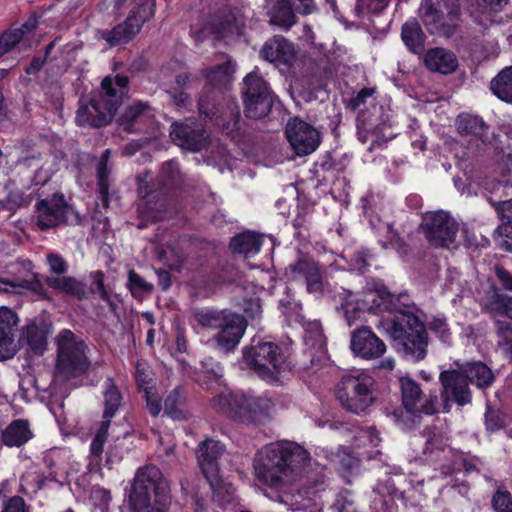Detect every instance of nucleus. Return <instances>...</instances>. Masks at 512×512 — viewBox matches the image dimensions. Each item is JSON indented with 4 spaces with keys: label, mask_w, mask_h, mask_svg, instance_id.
I'll list each match as a JSON object with an SVG mask.
<instances>
[{
    "label": "nucleus",
    "mask_w": 512,
    "mask_h": 512,
    "mask_svg": "<svg viewBox=\"0 0 512 512\" xmlns=\"http://www.w3.org/2000/svg\"><path fill=\"white\" fill-rule=\"evenodd\" d=\"M309 453L294 442H276L264 446L256 455V477L280 490L277 500L293 510H304V495L293 484L309 462Z\"/></svg>",
    "instance_id": "nucleus-1"
},
{
    "label": "nucleus",
    "mask_w": 512,
    "mask_h": 512,
    "mask_svg": "<svg viewBox=\"0 0 512 512\" xmlns=\"http://www.w3.org/2000/svg\"><path fill=\"white\" fill-rule=\"evenodd\" d=\"M371 308L395 313L392 318L381 321L387 334L390 335L399 353L408 360L419 362L426 357L428 335L424 324L410 307L413 302L407 293L391 294L386 288L370 292Z\"/></svg>",
    "instance_id": "nucleus-2"
},
{
    "label": "nucleus",
    "mask_w": 512,
    "mask_h": 512,
    "mask_svg": "<svg viewBox=\"0 0 512 512\" xmlns=\"http://www.w3.org/2000/svg\"><path fill=\"white\" fill-rule=\"evenodd\" d=\"M129 79L125 75H108L101 83V91L89 101L80 99L75 122L78 126L100 128L113 119L128 94Z\"/></svg>",
    "instance_id": "nucleus-3"
},
{
    "label": "nucleus",
    "mask_w": 512,
    "mask_h": 512,
    "mask_svg": "<svg viewBox=\"0 0 512 512\" xmlns=\"http://www.w3.org/2000/svg\"><path fill=\"white\" fill-rule=\"evenodd\" d=\"M57 358L49 390L51 396L63 398L68 395L67 381L84 374L89 366L85 342L71 330L64 329L55 338Z\"/></svg>",
    "instance_id": "nucleus-4"
},
{
    "label": "nucleus",
    "mask_w": 512,
    "mask_h": 512,
    "mask_svg": "<svg viewBox=\"0 0 512 512\" xmlns=\"http://www.w3.org/2000/svg\"><path fill=\"white\" fill-rule=\"evenodd\" d=\"M129 502L133 512H167L171 497L159 468L148 465L137 470Z\"/></svg>",
    "instance_id": "nucleus-5"
},
{
    "label": "nucleus",
    "mask_w": 512,
    "mask_h": 512,
    "mask_svg": "<svg viewBox=\"0 0 512 512\" xmlns=\"http://www.w3.org/2000/svg\"><path fill=\"white\" fill-rule=\"evenodd\" d=\"M194 318L202 327L219 329L211 341L226 353L236 348L247 327V322L242 315L226 310L202 308L194 312Z\"/></svg>",
    "instance_id": "nucleus-6"
},
{
    "label": "nucleus",
    "mask_w": 512,
    "mask_h": 512,
    "mask_svg": "<svg viewBox=\"0 0 512 512\" xmlns=\"http://www.w3.org/2000/svg\"><path fill=\"white\" fill-rule=\"evenodd\" d=\"M214 409L247 424L261 423L268 418L272 403L269 399L246 394H220L211 400Z\"/></svg>",
    "instance_id": "nucleus-7"
},
{
    "label": "nucleus",
    "mask_w": 512,
    "mask_h": 512,
    "mask_svg": "<svg viewBox=\"0 0 512 512\" xmlns=\"http://www.w3.org/2000/svg\"><path fill=\"white\" fill-rule=\"evenodd\" d=\"M335 397L345 410L359 414L375 401V381L366 373L344 375L335 387Z\"/></svg>",
    "instance_id": "nucleus-8"
},
{
    "label": "nucleus",
    "mask_w": 512,
    "mask_h": 512,
    "mask_svg": "<svg viewBox=\"0 0 512 512\" xmlns=\"http://www.w3.org/2000/svg\"><path fill=\"white\" fill-rule=\"evenodd\" d=\"M419 14L430 33L451 37L461 18L460 0H422Z\"/></svg>",
    "instance_id": "nucleus-9"
},
{
    "label": "nucleus",
    "mask_w": 512,
    "mask_h": 512,
    "mask_svg": "<svg viewBox=\"0 0 512 512\" xmlns=\"http://www.w3.org/2000/svg\"><path fill=\"white\" fill-rule=\"evenodd\" d=\"M420 227L427 242L436 248H450L459 232L457 220L444 210L425 213Z\"/></svg>",
    "instance_id": "nucleus-10"
},
{
    "label": "nucleus",
    "mask_w": 512,
    "mask_h": 512,
    "mask_svg": "<svg viewBox=\"0 0 512 512\" xmlns=\"http://www.w3.org/2000/svg\"><path fill=\"white\" fill-rule=\"evenodd\" d=\"M247 365L262 378H273L285 364V356L281 348L273 342H258L243 350Z\"/></svg>",
    "instance_id": "nucleus-11"
},
{
    "label": "nucleus",
    "mask_w": 512,
    "mask_h": 512,
    "mask_svg": "<svg viewBox=\"0 0 512 512\" xmlns=\"http://www.w3.org/2000/svg\"><path fill=\"white\" fill-rule=\"evenodd\" d=\"M399 389L402 405L409 413L434 415L440 410L439 397L436 392L425 394L420 384L414 379L404 376L399 378Z\"/></svg>",
    "instance_id": "nucleus-12"
},
{
    "label": "nucleus",
    "mask_w": 512,
    "mask_h": 512,
    "mask_svg": "<svg viewBox=\"0 0 512 512\" xmlns=\"http://www.w3.org/2000/svg\"><path fill=\"white\" fill-rule=\"evenodd\" d=\"M441 383L440 407L448 413L452 403L465 406L472 401V392L466 377L460 370H444L439 375Z\"/></svg>",
    "instance_id": "nucleus-13"
},
{
    "label": "nucleus",
    "mask_w": 512,
    "mask_h": 512,
    "mask_svg": "<svg viewBox=\"0 0 512 512\" xmlns=\"http://www.w3.org/2000/svg\"><path fill=\"white\" fill-rule=\"evenodd\" d=\"M324 271L311 258L302 257L285 268V276L290 282L301 283L306 291L316 297L323 295L325 290Z\"/></svg>",
    "instance_id": "nucleus-14"
},
{
    "label": "nucleus",
    "mask_w": 512,
    "mask_h": 512,
    "mask_svg": "<svg viewBox=\"0 0 512 512\" xmlns=\"http://www.w3.org/2000/svg\"><path fill=\"white\" fill-rule=\"evenodd\" d=\"M170 136L177 146L192 152L201 151L209 143V134L204 125L193 119L174 122L171 125Z\"/></svg>",
    "instance_id": "nucleus-15"
},
{
    "label": "nucleus",
    "mask_w": 512,
    "mask_h": 512,
    "mask_svg": "<svg viewBox=\"0 0 512 512\" xmlns=\"http://www.w3.org/2000/svg\"><path fill=\"white\" fill-rule=\"evenodd\" d=\"M37 226L45 231L67 222L73 209L64 199L62 194H54L52 197L42 199L36 204Z\"/></svg>",
    "instance_id": "nucleus-16"
},
{
    "label": "nucleus",
    "mask_w": 512,
    "mask_h": 512,
    "mask_svg": "<svg viewBox=\"0 0 512 512\" xmlns=\"http://www.w3.org/2000/svg\"><path fill=\"white\" fill-rule=\"evenodd\" d=\"M287 139L298 156L314 152L320 144L318 131L310 124L295 118L286 125Z\"/></svg>",
    "instance_id": "nucleus-17"
},
{
    "label": "nucleus",
    "mask_w": 512,
    "mask_h": 512,
    "mask_svg": "<svg viewBox=\"0 0 512 512\" xmlns=\"http://www.w3.org/2000/svg\"><path fill=\"white\" fill-rule=\"evenodd\" d=\"M350 348L363 359L380 358L386 352V344L368 327H361L351 333Z\"/></svg>",
    "instance_id": "nucleus-18"
},
{
    "label": "nucleus",
    "mask_w": 512,
    "mask_h": 512,
    "mask_svg": "<svg viewBox=\"0 0 512 512\" xmlns=\"http://www.w3.org/2000/svg\"><path fill=\"white\" fill-rule=\"evenodd\" d=\"M52 333V325L44 318L30 320L22 329L17 340L18 349L21 345H27L29 350L37 356L42 355L47 349V338Z\"/></svg>",
    "instance_id": "nucleus-19"
},
{
    "label": "nucleus",
    "mask_w": 512,
    "mask_h": 512,
    "mask_svg": "<svg viewBox=\"0 0 512 512\" xmlns=\"http://www.w3.org/2000/svg\"><path fill=\"white\" fill-rule=\"evenodd\" d=\"M18 322V315L11 308L0 307V361L10 359L18 352Z\"/></svg>",
    "instance_id": "nucleus-20"
},
{
    "label": "nucleus",
    "mask_w": 512,
    "mask_h": 512,
    "mask_svg": "<svg viewBox=\"0 0 512 512\" xmlns=\"http://www.w3.org/2000/svg\"><path fill=\"white\" fill-rule=\"evenodd\" d=\"M183 180L179 165L174 160L163 163L156 178L157 190H151L147 185H140L139 194L148 199V202L158 195H165L166 191L178 186Z\"/></svg>",
    "instance_id": "nucleus-21"
},
{
    "label": "nucleus",
    "mask_w": 512,
    "mask_h": 512,
    "mask_svg": "<svg viewBox=\"0 0 512 512\" xmlns=\"http://www.w3.org/2000/svg\"><path fill=\"white\" fill-rule=\"evenodd\" d=\"M224 453V446L216 440L205 439L196 449V456L201 471L214 488L213 480L218 473V459Z\"/></svg>",
    "instance_id": "nucleus-22"
},
{
    "label": "nucleus",
    "mask_w": 512,
    "mask_h": 512,
    "mask_svg": "<svg viewBox=\"0 0 512 512\" xmlns=\"http://www.w3.org/2000/svg\"><path fill=\"white\" fill-rule=\"evenodd\" d=\"M260 55L266 61L286 66H291L296 58L293 44L282 36H274L267 40Z\"/></svg>",
    "instance_id": "nucleus-23"
},
{
    "label": "nucleus",
    "mask_w": 512,
    "mask_h": 512,
    "mask_svg": "<svg viewBox=\"0 0 512 512\" xmlns=\"http://www.w3.org/2000/svg\"><path fill=\"white\" fill-rule=\"evenodd\" d=\"M455 127L461 136H470L476 140V147L480 150V144L486 145L489 141V125L478 115L461 113L455 120Z\"/></svg>",
    "instance_id": "nucleus-24"
},
{
    "label": "nucleus",
    "mask_w": 512,
    "mask_h": 512,
    "mask_svg": "<svg viewBox=\"0 0 512 512\" xmlns=\"http://www.w3.org/2000/svg\"><path fill=\"white\" fill-rule=\"evenodd\" d=\"M140 31L139 24L134 23L133 18H126L111 29L98 31V38L110 47L122 46L132 41Z\"/></svg>",
    "instance_id": "nucleus-25"
},
{
    "label": "nucleus",
    "mask_w": 512,
    "mask_h": 512,
    "mask_svg": "<svg viewBox=\"0 0 512 512\" xmlns=\"http://www.w3.org/2000/svg\"><path fill=\"white\" fill-rule=\"evenodd\" d=\"M46 284L50 288L80 301L88 299L95 292L86 283L71 276L48 277Z\"/></svg>",
    "instance_id": "nucleus-26"
},
{
    "label": "nucleus",
    "mask_w": 512,
    "mask_h": 512,
    "mask_svg": "<svg viewBox=\"0 0 512 512\" xmlns=\"http://www.w3.org/2000/svg\"><path fill=\"white\" fill-rule=\"evenodd\" d=\"M425 66L434 72L441 74H450L458 66V60L455 54L444 48H432L425 54Z\"/></svg>",
    "instance_id": "nucleus-27"
},
{
    "label": "nucleus",
    "mask_w": 512,
    "mask_h": 512,
    "mask_svg": "<svg viewBox=\"0 0 512 512\" xmlns=\"http://www.w3.org/2000/svg\"><path fill=\"white\" fill-rule=\"evenodd\" d=\"M269 22L284 29H289L295 24V14L289 0H266Z\"/></svg>",
    "instance_id": "nucleus-28"
},
{
    "label": "nucleus",
    "mask_w": 512,
    "mask_h": 512,
    "mask_svg": "<svg viewBox=\"0 0 512 512\" xmlns=\"http://www.w3.org/2000/svg\"><path fill=\"white\" fill-rule=\"evenodd\" d=\"M111 156V150L106 149L96 166V176H97V187L99 198L104 208H107L109 205V190L112 184L111 179V171L112 167L109 165V160Z\"/></svg>",
    "instance_id": "nucleus-29"
},
{
    "label": "nucleus",
    "mask_w": 512,
    "mask_h": 512,
    "mask_svg": "<svg viewBox=\"0 0 512 512\" xmlns=\"http://www.w3.org/2000/svg\"><path fill=\"white\" fill-rule=\"evenodd\" d=\"M32 437L30 423L25 419L12 421L2 432V441L8 447H20Z\"/></svg>",
    "instance_id": "nucleus-30"
},
{
    "label": "nucleus",
    "mask_w": 512,
    "mask_h": 512,
    "mask_svg": "<svg viewBox=\"0 0 512 512\" xmlns=\"http://www.w3.org/2000/svg\"><path fill=\"white\" fill-rule=\"evenodd\" d=\"M459 370L468 383L475 384L480 389L488 388L495 380L493 371L483 362L466 363Z\"/></svg>",
    "instance_id": "nucleus-31"
},
{
    "label": "nucleus",
    "mask_w": 512,
    "mask_h": 512,
    "mask_svg": "<svg viewBox=\"0 0 512 512\" xmlns=\"http://www.w3.org/2000/svg\"><path fill=\"white\" fill-rule=\"evenodd\" d=\"M490 89L498 99L512 104V66L503 68L491 80Z\"/></svg>",
    "instance_id": "nucleus-32"
},
{
    "label": "nucleus",
    "mask_w": 512,
    "mask_h": 512,
    "mask_svg": "<svg viewBox=\"0 0 512 512\" xmlns=\"http://www.w3.org/2000/svg\"><path fill=\"white\" fill-rule=\"evenodd\" d=\"M37 27L36 19H29L20 28H15L4 32L0 36V57L13 49L24 37V35L33 32Z\"/></svg>",
    "instance_id": "nucleus-33"
},
{
    "label": "nucleus",
    "mask_w": 512,
    "mask_h": 512,
    "mask_svg": "<svg viewBox=\"0 0 512 512\" xmlns=\"http://www.w3.org/2000/svg\"><path fill=\"white\" fill-rule=\"evenodd\" d=\"M401 37L411 52L417 54L423 51L425 35L417 21L406 22L402 26Z\"/></svg>",
    "instance_id": "nucleus-34"
},
{
    "label": "nucleus",
    "mask_w": 512,
    "mask_h": 512,
    "mask_svg": "<svg viewBox=\"0 0 512 512\" xmlns=\"http://www.w3.org/2000/svg\"><path fill=\"white\" fill-rule=\"evenodd\" d=\"M230 247L235 253L245 256L255 255L260 251L261 239L260 236L255 233L245 232L233 237L230 242Z\"/></svg>",
    "instance_id": "nucleus-35"
},
{
    "label": "nucleus",
    "mask_w": 512,
    "mask_h": 512,
    "mask_svg": "<svg viewBox=\"0 0 512 512\" xmlns=\"http://www.w3.org/2000/svg\"><path fill=\"white\" fill-rule=\"evenodd\" d=\"M242 97H272V92L263 77L253 71L243 80Z\"/></svg>",
    "instance_id": "nucleus-36"
},
{
    "label": "nucleus",
    "mask_w": 512,
    "mask_h": 512,
    "mask_svg": "<svg viewBox=\"0 0 512 512\" xmlns=\"http://www.w3.org/2000/svg\"><path fill=\"white\" fill-rule=\"evenodd\" d=\"M234 73V64L230 59L214 67L204 70L207 82L212 87H221L226 85Z\"/></svg>",
    "instance_id": "nucleus-37"
},
{
    "label": "nucleus",
    "mask_w": 512,
    "mask_h": 512,
    "mask_svg": "<svg viewBox=\"0 0 512 512\" xmlns=\"http://www.w3.org/2000/svg\"><path fill=\"white\" fill-rule=\"evenodd\" d=\"M244 113L247 118L261 119L270 112L272 97H243Z\"/></svg>",
    "instance_id": "nucleus-38"
},
{
    "label": "nucleus",
    "mask_w": 512,
    "mask_h": 512,
    "mask_svg": "<svg viewBox=\"0 0 512 512\" xmlns=\"http://www.w3.org/2000/svg\"><path fill=\"white\" fill-rule=\"evenodd\" d=\"M422 437L425 440L423 454L431 457L440 451H444L447 445V439L443 433L435 426L426 427L422 431Z\"/></svg>",
    "instance_id": "nucleus-39"
},
{
    "label": "nucleus",
    "mask_w": 512,
    "mask_h": 512,
    "mask_svg": "<svg viewBox=\"0 0 512 512\" xmlns=\"http://www.w3.org/2000/svg\"><path fill=\"white\" fill-rule=\"evenodd\" d=\"M151 110L150 106L146 102H135L125 109L123 114L119 118V124L123 127V130L129 133L135 132L134 125L137 120L149 113Z\"/></svg>",
    "instance_id": "nucleus-40"
},
{
    "label": "nucleus",
    "mask_w": 512,
    "mask_h": 512,
    "mask_svg": "<svg viewBox=\"0 0 512 512\" xmlns=\"http://www.w3.org/2000/svg\"><path fill=\"white\" fill-rule=\"evenodd\" d=\"M184 404L185 397L179 388H175L164 401V411L173 419H184L187 417Z\"/></svg>",
    "instance_id": "nucleus-41"
},
{
    "label": "nucleus",
    "mask_w": 512,
    "mask_h": 512,
    "mask_svg": "<svg viewBox=\"0 0 512 512\" xmlns=\"http://www.w3.org/2000/svg\"><path fill=\"white\" fill-rule=\"evenodd\" d=\"M122 396L111 379H107L104 391L105 410L103 418H112L121 405Z\"/></svg>",
    "instance_id": "nucleus-42"
},
{
    "label": "nucleus",
    "mask_w": 512,
    "mask_h": 512,
    "mask_svg": "<svg viewBox=\"0 0 512 512\" xmlns=\"http://www.w3.org/2000/svg\"><path fill=\"white\" fill-rule=\"evenodd\" d=\"M155 7V0H143L129 13L127 18H133V22L138 23L139 29L141 30L143 24L151 20V18L154 16Z\"/></svg>",
    "instance_id": "nucleus-43"
},
{
    "label": "nucleus",
    "mask_w": 512,
    "mask_h": 512,
    "mask_svg": "<svg viewBox=\"0 0 512 512\" xmlns=\"http://www.w3.org/2000/svg\"><path fill=\"white\" fill-rule=\"evenodd\" d=\"M127 286L134 297H141L143 294H150L153 291V285L146 282L134 270L128 273Z\"/></svg>",
    "instance_id": "nucleus-44"
},
{
    "label": "nucleus",
    "mask_w": 512,
    "mask_h": 512,
    "mask_svg": "<svg viewBox=\"0 0 512 512\" xmlns=\"http://www.w3.org/2000/svg\"><path fill=\"white\" fill-rule=\"evenodd\" d=\"M489 201L496 206L497 212L501 215L502 226L499 229H504L505 233L512 232V199L495 201L489 198Z\"/></svg>",
    "instance_id": "nucleus-45"
},
{
    "label": "nucleus",
    "mask_w": 512,
    "mask_h": 512,
    "mask_svg": "<svg viewBox=\"0 0 512 512\" xmlns=\"http://www.w3.org/2000/svg\"><path fill=\"white\" fill-rule=\"evenodd\" d=\"M496 512H512V495L504 488H498L491 500Z\"/></svg>",
    "instance_id": "nucleus-46"
},
{
    "label": "nucleus",
    "mask_w": 512,
    "mask_h": 512,
    "mask_svg": "<svg viewBox=\"0 0 512 512\" xmlns=\"http://www.w3.org/2000/svg\"><path fill=\"white\" fill-rule=\"evenodd\" d=\"M304 339L307 344L311 341L312 346L322 347L324 344V334L319 321L308 322L305 326Z\"/></svg>",
    "instance_id": "nucleus-47"
},
{
    "label": "nucleus",
    "mask_w": 512,
    "mask_h": 512,
    "mask_svg": "<svg viewBox=\"0 0 512 512\" xmlns=\"http://www.w3.org/2000/svg\"><path fill=\"white\" fill-rule=\"evenodd\" d=\"M498 165L501 169L503 180L495 183L494 186L497 189L502 187V183L505 186H512V154L509 153L501 155L498 160Z\"/></svg>",
    "instance_id": "nucleus-48"
},
{
    "label": "nucleus",
    "mask_w": 512,
    "mask_h": 512,
    "mask_svg": "<svg viewBox=\"0 0 512 512\" xmlns=\"http://www.w3.org/2000/svg\"><path fill=\"white\" fill-rule=\"evenodd\" d=\"M15 287L12 290V293L15 294H21L23 289L30 290L37 295L44 296L45 295V289L41 281L37 278H34L32 280H23L20 282L14 281Z\"/></svg>",
    "instance_id": "nucleus-49"
},
{
    "label": "nucleus",
    "mask_w": 512,
    "mask_h": 512,
    "mask_svg": "<svg viewBox=\"0 0 512 512\" xmlns=\"http://www.w3.org/2000/svg\"><path fill=\"white\" fill-rule=\"evenodd\" d=\"M494 309L512 319V297L496 292L491 298Z\"/></svg>",
    "instance_id": "nucleus-50"
},
{
    "label": "nucleus",
    "mask_w": 512,
    "mask_h": 512,
    "mask_svg": "<svg viewBox=\"0 0 512 512\" xmlns=\"http://www.w3.org/2000/svg\"><path fill=\"white\" fill-rule=\"evenodd\" d=\"M198 110L200 115H204L207 118H212L218 112V108L212 96L207 92H204L198 101Z\"/></svg>",
    "instance_id": "nucleus-51"
},
{
    "label": "nucleus",
    "mask_w": 512,
    "mask_h": 512,
    "mask_svg": "<svg viewBox=\"0 0 512 512\" xmlns=\"http://www.w3.org/2000/svg\"><path fill=\"white\" fill-rule=\"evenodd\" d=\"M429 329L444 343H450L451 335L444 319L434 318L428 323Z\"/></svg>",
    "instance_id": "nucleus-52"
},
{
    "label": "nucleus",
    "mask_w": 512,
    "mask_h": 512,
    "mask_svg": "<svg viewBox=\"0 0 512 512\" xmlns=\"http://www.w3.org/2000/svg\"><path fill=\"white\" fill-rule=\"evenodd\" d=\"M47 262L50 272L57 275H63L68 271V263L60 255L49 253Z\"/></svg>",
    "instance_id": "nucleus-53"
},
{
    "label": "nucleus",
    "mask_w": 512,
    "mask_h": 512,
    "mask_svg": "<svg viewBox=\"0 0 512 512\" xmlns=\"http://www.w3.org/2000/svg\"><path fill=\"white\" fill-rule=\"evenodd\" d=\"M92 275H94V283L97 286V290L100 294L101 299L109 305L111 310H115L116 305L112 301L109 293L107 292V290L105 289V286H104V280H103L104 273L102 271H96Z\"/></svg>",
    "instance_id": "nucleus-54"
},
{
    "label": "nucleus",
    "mask_w": 512,
    "mask_h": 512,
    "mask_svg": "<svg viewBox=\"0 0 512 512\" xmlns=\"http://www.w3.org/2000/svg\"><path fill=\"white\" fill-rule=\"evenodd\" d=\"M237 32L238 27L233 24L229 18L221 21L213 29V33L215 34L216 38H225Z\"/></svg>",
    "instance_id": "nucleus-55"
},
{
    "label": "nucleus",
    "mask_w": 512,
    "mask_h": 512,
    "mask_svg": "<svg viewBox=\"0 0 512 512\" xmlns=\"http://www.w3.org/2000/svg\"><path fill=\"white\" fill-rule=\"evenodd\" d=\"M485 425L487 430L496 431L503 426V420L499 416L498 412L487 406L485 413Z\"/></svg>",
    "instance_id": "nucleus-56"
},
{
    "label": "nucleus",
    "mask_w": 512,
    "mask_h": 512,
    "mask_svg": "<svg viewBox=\"0 0 512 512\" xmlns=\"http://www.w3.org/2000/svg\"><path fill=\"white\" fill-rule=\"evenodd\" d=\"M169 102L176 107H186L190 103V96L183 91H167Z\"/></svg>",
    "instance_id": "nucleus-57"
},
{
    "label": "nucleus",
    "mask_w": 512,
    "mask_h": 512,
    "mask_svg": "<svg viewBox=\"0 0 512 512\" xmlns=\"http://www.w3.org/2000/svg\"><path fill=\"white\" fill-rule=\"evenodd\" d=\"M496 333L500 338L499 342H504L512 338V324L508 321L497 320L495 322Z\"/></svg>",
    "instance_id": "nucleus-58"
},
{
    "label": "nucleus",
    "mask_w": 512,
    "mask_h": 512,
    "mask_svg": "<svg viewBox=\"0 0 512 512\" xmlns=\"http://www.w3.org/2000/svg\"><path fill=\"white\" fill-rule=\"evenodd\" d=\"M495 275L502 284L503 288L512 291V275L501 266L495 267Z\"/></svg>",
    "instance_id": "nucleus-59"
},
{
    "label": "nucleus",
    "mask_w": 512,
    "mask_h": 512,
    "mask_svg": "<svg viewBox=\"0 0 512 512\" xmlns=\"http://www.w3.org/2000/svg\"><path fill=\"white\" fill-rule=\"evenodd\" d=\"M374 93V89L372 88H363L361 89L355 97L350 100V106L352 109H358L361 105L366 102L368 97H371Z\"/></svg>",
    "instance_id": "nucleus-60"
},
{
    "label": "nucleus",
    "mask_w": 512,
    "mask_h": 512,
    "mask_svg": "<svg viewBox=\"0 0 512 512\" xmlns=\"http://www.w3.org/2000/svg\"><path fill=\"white\" fill-rule=\"evenodd\" d=\"M477 5L483 11L491 10L498 11L501 10L507 3L508 0H475Z\"/></svg>",
    "instance_id": "nucleus-61"
},
{
    "label": "nucleus",
    "mask_w": 512,
    "mask_h": 512,
    "mask_svg": "<svg viewBox=\"0 0 512 512\" xmlns=\"http://www.w3.org/2000/svg\"><path fill=\"white\" fill-rule=\"evenodd\" d=\"M333 508L336 512H356L353 501L343 495L337 498Z\"/></svg>",
    "instance_id": "nucleus-62"
},
{
    "label": "nucleus",
    "mask_w": 512,
    "mask_h": 512,
    "mask_svg": "<svg viewBox=\"0 0 512 512\" xmlns=\"http://www.w3.org/2000/svg\"><path fill=\"white\" fill-rule=\"evenodd\" d=\"M293 4L296 11L303 15L311 14L316 9L314 0H293Z\"/></svg>",
    "instance_id": "nucleus-63"
},
{
    "label": "nucleus",
    "mask_w": 512,
    "mask_h": 512,
    "mask_svg": "<svg viewBox=\"0 0 512 512\" xmlns=\"http://www.w3.org/2000/svg\"><path fill=\"white\" fill-rule=\"evenodd\" d=\"M3 512H25V502L19 496L12 497Z\"/></svg>",
    "instance_id": "nucleus-64"
}]
</instances>
